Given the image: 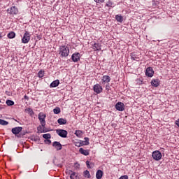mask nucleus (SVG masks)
<instances>
[{
    "mask_svg": "<svg viewBox=\"0 0 179 179\" xmlns=\"http://www.w3.org/2000/svg\"><path fill=\"white\" fill-rule=\"evenodd\" d=\"M23 129V127H14L11 129V132L12 134H13V135H15V136H17V138H23V136L24 134H22V131Z\"/></svg>",
    "mask_w": 179,
    "mask_h": 179,
    "instance_id": "1",
    "label": "nucleus"
},
{
    "mask_svg": "<svg viewBox=\"0 0 179 179\" xmlns=\"http://www.w3.org/2000/svg\"><path fill=\"white\" fill-rule=\"evenodd\" d=\"M59 54L62 57H68V55H69V48L66 45L60 46Z\"/></svg>",
    "mask_w": 179,
    "mask_h": 179,
    "instance_id": "2",
    "label": "nucleus"
},
{
    "mask_svg": "<svg viewBox=\"0 0 179 179\" xmlns=\"http://www.w3.org/2000/svg\"><path fill=\"white\" fill-rule=\"evenodd\" d=\"M30 32L25 31V33L22 38V43H23V44H27V43L30 41Z\"/></svg>",
    "mask_w": 179,
    "mask_h": 179,
    "instance_id": "3",
    "label": "nucleus"
},
{
    "mask_svg": "<svg viewBox=\"0 0 179 179\" xmlns=\"http://www.w3.org/2000/svg\"><path fill=\"white\" fill-rule=\"evenodd\" d=\"M46 117L47 116L45 115V114H43V113H39V114L38 115V118L40 121L41 127H45V117Z\"/></svg>",
    "mask_w": 179,
    "mask_h": 179,
    "instance_id": "4",
    "label": "nucleus"
},
{
    "mask_svg": "<svg viewBox=\"0 0 179 179\" xmlns=\"http://www.w3.org/2000/svg\"><path fill=\"white\" fill-rule=\"evenodd\" d=\"M56 133L61 138H67V136H68V131L66 130H64L62 129H56Z\"/></svg>",
    "mask_w": 179,
    "mask_h": 179,
    "instance_id": "5",
    "label": "nucleus"
},
{
    "mask_svg": "<svg viewBox=\"0 0 179 179\" xmlns=\"http://www.w3.org/2000/svg\"><path fill=\"white\" fill-rule=\"evenodd\" d=\"M7 13L10 15H13V16H15V15H17V13H19V10L17 9V7L13 6L7 9Z\"/></svg>",
    "mask_w": 179,
    "mask_h": 179,
    "instance_id": "6",
    "label": "nucleus"
},
{
    "mask_svg": "<svg viewBox=\"0 0 179 179\" xmlns=\"http://www.w3.org/2000/svg\"><path fill=\"white\" fill-rule=\"evenodd\" d=\"M152 159H154V160H157V162H158L159 160H160L162 159V152H160V151L159 150H156L152 152Z\"/></svg>",
    "mask_w": 179,
    "mask_h": 179,
    "instance_id": "7",
    "label": "nucleus"
},
{
    "mask_svg": "<svg viewBox=\"0 0 179 179\" xmlns=\"http://www.w3.org/2000/svg\"><path fill=\"white\" fill-rule=\"evenodd\" d=\"M155 75V71H153V68L148 67L145 70V76H148V78H152Z\"/></svg>",
    "mask_w": 179,
    "mask_h": 179,
    "instance_id": "8",
    "label": "nucleus"
},
{
    "mask_svg": "<svg viewBox=\"0 0 179 179\" xmlns=\"http://www.w3.org/2000/svg\"><path fill=\"white\" fill-rule=\"evenodd\" d=\"M93 90L95 93L99 94V93H101V92H103V87L99 84H96L93 87Z\"/></svg>",
    "mask_w": 179,
    "mask_h": 179,
    "instance_id": "9",
    "label": "nucleus"
},
{
    "mask_svg": "<svg viewBox=\"0 0 179 179\" xmlns=\"http://www.w3.org/2000/svg\"><path fill=\"white\" fill-rule=\"evenodd\" d=\"M115 108L117 111H124L125 110V105L122 102H117L115 104Z\"/></svg>",
    "mask_w": 179,
    "mask_h": 179,
    "instance_id": "10",
    "label": "nucleus"
},
{
    "mask_svg": "<svg viewBox=\"0 0 179 179\" xmlns=\"http://www.w3.org/2000/svg\"><path fill=\"white\" fill-rule=\"evenodd\" d=\"M71 59L73 62H78V61L80 60V53L76 52L73 53L71 56Z\"/></svg>",
    "mask_w": 179,
    "mask_h": 179,
    "instance_id": "11",
    "label": "nucleus"
},
{
    "mask_svg": "<svg viewBox=\"0 0 179 179\" xmlns=\"http://www.w3.org/2000/svg\"><path fill=\"white\" fill-rule=\"evenodd\" d=\"M53 148H55L57 150H61L62 149V145L58 141H55L52 143Z\"/></svg>",
    "mask_w": 179,
    "mask_h": 179,
    "instance_id": "12",
    "label": "nucleus"
},
{
    "mask_svg": "<svg viewBox=\"0 0 179 179\" xmlns=\"http://www.w3.org/2000/svg\"><path fill=\"white\" fill-rule=\"evenodd\" d=\"M151 85L154 87H157L160 85V81L158 79H154L151 81Z\"/></svg>",
    "mask_w": 179,
    "mask_h": 179,
    "instance_id": "13",
    "label": "nucleus"
},
{
    "mask_svg": "<svg viewBox=\"0 0 179 179\" xmlns=\"http://www.w3.org/2000/svg\"><path fill=\"white\" fill-rule=\"evenodd\" d=\"M79 152L81 153V155H83L84 156H89V155H90L89 150H85L83 148H80Z\"/></svg>",
    "mask_w": 179,
    "mask_h": 179,
    "instance_id": "14",
    "label": "nucleus"
},
{
    "mask_svg": "<svg viewBox=\"0 0 179 179\" xmlns=\"http://www.w3.org/2000/svg\"><path fill=\"white\" fill-rule=\"evenodd\" d=\"M111 80V78L108 76H103L102 77V83H108Z\"/></svg>",
    "mask_w": 179,
    "mask_h": 179,
    "instance_id": "15",
    "label": "nucleus"
},
{
    "mask_svg": "<svg viewBox=\"0 0 179 179\" xmlns=\"http://www.w3.org/2000/svg\"><path fill=\"white\" fill-rule=\"evenodd\" d=\"M71 175H70V178L71 179H80L79 176L76 172H73L72 171H70Z\"/></svg>",
    "mask_w": 179,
    "mask_h": 179,
    "instance_id": "16",
    "label": "nucleus"
},
{
    "mask_svg": "<svg viewBox=\"0 0 179 179\" xmlns=\"http://www.w3.org/2000/svg\"><path fill=\"white\" fill-rule=\"evenodd\" d=\"M139 57L140 55H136L135 52L131 54V59L133 61H139Z\"/></svg>",
    "mask_w": 179,
    "mask_h": 179,
    "instance_id": "17",
    "label": "nucleus"
},
{
    "mask_svg": "<svg viewBox=\"0 0 179 179\" xmlns=\"http://www.w3.org/2000/svg\"><path fill=\"white\" fill-rule=\"evenodd\" d=\"M57 122L59 125H65V124H66L67 120H66V119L59 118L57 120Z\"/></svg>",
    "mask_w": 179,
    "mask_h": 179,
    "instance_id": "18",
    "label": "nucleus"
},
{
    "mask_svg": "<svg viewBox=\"0 0 179 179\" xmlns=\"http://www.w3.org/2000/svg\"><path fill=\"white\" fill-rule=\"evenodd\" d=\"M115 20L119 23H122V22H124V17L122 15H115Z\"/></svg>",
    "mask_w": 179,
    "mask_h": 179,
    "instance_id": "19",
    "label": "nucleus"
},
{
    "mask_svg": "<svg viewBox=\"0 0 179 179\" xmlns=\"http://www.w3.org/2000/svg\"><path fill=\"white\" fill-rule=\"evenodd\" d=\"M59 85V80H56L51 83L50 87H57Z\"/></svg>",
    "mask_w": 179,
    "mask_h": 179,
    "instance_id": "20",
    "label": "nucleus"
},
{
    "mask_svg": "<svg viewBox=\"0 0 179 179\" xmlns=\"http://www.w3.org/2000/svg\"><path fill=\"white\" fill-rule=\"evenodd\" d=\"M85 141H81L83 146H87V145H90V143H89V138L88 137H85L84 138Z\"/></svg>",
    "mask_w": 179,
    "mask_h": 179,
    "instance_id": "21",
    "label": "nucleus"
},
{
    "mask_svg": "<svg viewBox=\"0 0 179 179\" xmlns=\"http://www.w3.org/2000/svg\"><path fill=\"white\" fill-rule=\"evenodd\" d=\"M103 177V171L101 170H98L96 171V178L97 179H101V178Z\"/></svg>",
    "mask_w": 179,
    "mask_h": 179,
    "instance_id": "22",
    "label": "nucleus"
},
{
    "mask_svg": "<svg viewBox=\"0 0 179 179\" xmlns=\"http://www.w3.org/2000/svg\"><path fill=\"white\" fill-rule=\"evenodd\" d=\"M8 38H15L16 37V34L14 31H10L7 35Z\"/></svg>",
    "mask_w": 179,
    "mask_h": 179,
    "instance_id": "23",
    "label": "nucleus"
},
{
    "mask_svg": "<svg viewBox=\"0 0 179 179\" xmlns=\"http://www.w3.org/2000/svg\"><path fill=\"white\" fill-rule=\"evenodd\" d=\"M25 111L28 113V114H29L31 117H33V115H34V111H33V109L30 108H27V109H25Z\"/></svg>",
    "mask_w": 179,
    "mask_h": 179,
    "instance_id": "24",
    "label": "nucleus"
},
{
    "mask_svg": "<svg viewBox=\"0 0 179 179\" xmlns=\"http://www.w3.org/2000/svg\"><path fill=\"white\" fill-rule=\"evenodd\" d=\"M74 134L78 138H82V135H83L82 130H76Z\"/></svg>",
    "mask_w": 179,
    "mask_h": 179,
    "instance_id": "25",
    "label": "nucleus"
},
{
    "mask_svg": "<svg viewBox=\"0 0 179 179\" xmlns=\"http://www.w3.org/2000/svg\"><path fill=\"white\" fill-rule=\"evenodd\" d=\"M86 166L87 169H93V167H94V163L87 161Z\"/></svg>",
    "mask_w": 179,
    "mask_h": 179,
    "instance_id": "26",
    "label": "nucleus"
},
{
    "mask_svg": "<svg viewBox=\"0 0 179 179\" xmlns=\"http://www.w3.org/2000/svg\"><path fill=\"white\" fill-rule=\"evenodd\" d=\"M29 139L34 142H37L38 141H40V137H38V136H31Z\"/></svg>",
    "mask_w": 179,
    "mask_h": 179,
    "instance_id": "27",
    "label": "nucleus"
},
{
    "mask_svg": "<svg viewBox=\"0 0 179 179\" xmlns=\"http://www.w3.org/2000/svg\"><path fill=\"white\" fill-rule=\"evenodd\" d=\"M93 47H94L96 51H101V45L100 43H94Z\"/></svg>",
    "mask_w": 179,
    "mask_h": 179,
    "instance_id": "28",
    "label": "nucleus"
},
{
    "mask_svg": "<svg viewBox=\"0 0 179 179\" xmlns=\"http://www.w3.org/2000/svg\"><path fill=\"white\" fill-rule=\"evenodd\" d=\"M54 114H60L61 113V108L59 107H56L53 109Z\"/></svg>",
    "mask_w": 179,
    "mask_h": 179,
    "instance_id": "29",
    "label": "nucleus"
},
{
    "mask_svg": "<svg viewBox=\"0 0 179 179\" xmlns=\"http://www.w3.org/2000/svg\"><path fill=\"white\" fill-rule=\"evenodd\" d=\"M6 103L7 106H15V102L13 101L10 100V99L7 100L6 101Z\"/></svg>",
    "mask_w": 179,
    "mask_h": 179,
    "instance_id": "30",
    "label": "nucleus"
},
{
    "mask_svg": "<svg viewBox=\"0 0 179 179\" xmlns=\"http://www.w3.org/2000/svg\"><path fill=\"white\" fill-rule=\"evenodd\" d=\"M43 138L48 141V139H51V134H45L43 135Z\"/></svg>",
    "mask_w": 179,
    "mask_h": 179,
    "instance_id": "31",
    "label": "nucleus"
},
{
    "mask_svg": "<svg viewBox=\"0 0 179 179\" xmlns=\"http://www.w3.org/2000/svg\"><path fill=\"white\" fill-rule=\"evenodd\" d=\"M84 176L87 178H90V172L89 171L86 170L84 171Z\"/></svg>",
    "mask_w": 179,
    "mask_h": 179,
    "instance_id": "32",
    "label": "nucleus"
},
{
    "mask_svg": "<svg viewBox=\"0 0 179 179\" xmlns=\"http://www.w3.org/2000/svg\"><path fill=\"white\" fill-rule=\"evenodd\" d=\"M8 121L0 119V125H8Z\"/></svg>",
    "mask_w": 179,
    "mask_h": 179,
    "instance_id": "33",
    "label": "nucleus"
},
{
    "mask_svg": "<svg viewBox=\"0 0 179 179\" xmlns=\"http://www.w3.org/2000/svg\"><path fill=\"white\" fill-rule=\"evenodd\" d=\"M44 76V71L41 70L38 73V78H43Z\"/></svg>",
    "mask_w": 179,
    "mask_h": 179,
    "instance_id": "34",
    "label": "nucleus"
},
{
    "mask_svg": "<svg viewBox=\"0 0 179 179\" xmlns=\"http://www.w3.org/2000/svg\"><path fill=\"white\" fill-rule=\"evenodd\" d=\"M43 130L41 131V134L45 133V132H50V130L48 129L45 128V126L42 127Z\"/></svg>",
    "mask_w": 179,
    "mask_h": 179,
    "instance_id": "35",
    "label": "nucleus"
},
{
    "mask_svg": "<svg viewBox=\"0 0 179 179\" xmlns=\"http://www.w3.org/2000/svg\"><path fill=\"white\" fill-rule=\"evenodd\" d=\"M5 36H6V31L0 32V38L5 37Z\"/></svg>",
    "mask_w": 179,
    "mask_h": 179,
    "instance_id": "36",
    "label": "nucleus"
},
{
    "mask_svg": "<svg viewBox=\"0 0 179 179\" xmlns=\"http://www.w3.org/2000/svg\"><path fill=\"white\" fill-rule=\"evenodd\" d=\"M96 3H103L104 2V0H94Z\"/></svg>",
    "mask_w": 179,
    "mask_h": 179,
    "instance_id": "37",
    "label": "nucleus"
},
{
    "mask_svg": "<svg viewBox=\"0 0 179 179\" xmlns=\"http://www.w3.org/2000/svg\"><path fill=\"white\" fill-rule=\"evenodd\" d=\"M76 146H77L78 148H80V146H83L82 143H76Z\"/></svg>",
    "mask_w": 179,
    "mask_h": 179,
    "instance_id": "38",
    "label": "nucleus"
},
{
    "mask_svg": "<svg viewBox=\"0 0 179 179\" xmlns=\"http://www.w3.org/2000/svg\"><path fill=\"white\" fill-rule=\"evenodd\" d=\"M37 130H38L39 132H41V131H43V126H42V127H41V126L38 127Z\"/></svg>",
    "mask_w": 179,
    "mask_h": 179,
    "instance_id": "39",
    "label": "nucleus"
},
{
    "mask_svg": "<svg viewBox=\"0 0 179 179\" xmlns=\"http://www.w3.org/2000/svg\"><path fill=\"white\" fill-rule=\"evenodd\" d=\"M45 143H47L48 145H50L51 143V140L48 139V140H45Z\"/></svg>",
    "mask_w": 179,
    "mask_h": 179,
    "instance_id": "40",
    "label": "nucleus"
},
{
    "mask_svg": "<svg viewBox=\"0 0 179 179\" xmlns=\"http://www.w3.org/2000/svg\"><path fill=\"white\" fill-rule=\"evenodd\" d=\"M106 90H108H108H110V85H109V84L106 85Z\"/></svg>",
    "mask_w": 179,
    "mask_h": 179,
    "instance_id": "41",
    "label": "nucleus"
},
{
    "mask_svg": "<svg viewBox=\"0 0 179 179\" xmlns=\"http://www.w3.org/2000/svg\"><path fill=\"white\" fill-rule=\"evenodd\" d=\"M106 6H108V7L111 6V3H110V1H108V2L106 3Z\"/></svg>",
    "mask_w": 179,
    "mask_h": 179,
    "instance_id": "42",
    "label": "nucleus"
},
{
    "mask_svg": "<svg viewBox=\"0 0 179 179\" xmlns=\"http://www.w3.org/2000/svg\"><path fill=\"white\" fill-rule=\"evenodd\" d=\"M176 124L179 127V119L176 121Z\"/></svg>",
    "mask_w": 179,
    "mask_h": 179,
    "instance_id": "43",
    "label": "nucleus"
},
{
    "mask_svg": "<svg viewBox=\"0 0 179 179\" xmlns=\"http://www.w3.org/2000/svg\"><path fill=\"white\" fill-rule=\"evenodd\" d=\"M24 99H25V100H29V96L27 95H24Z\"/></svg>",
    "mask_w": 179,
    "mask_h": 179,
    "instance_id": "44",
    "label": "nucleus"
},
{
    "mask_svg": "<svg viewBox=\"0 0 179 179\" xmlns=\"http://www.w3.org/2000/svg\"><path fill=\"white\" fill-rule=\"evenodd\" d=\"M0 103H1V100H0Z\"/></svg>",
    "mask_w": 179,
    "mask_h": 179,
    "instance_id": "45",
    "label": "nucleus"
}]
</instances>
